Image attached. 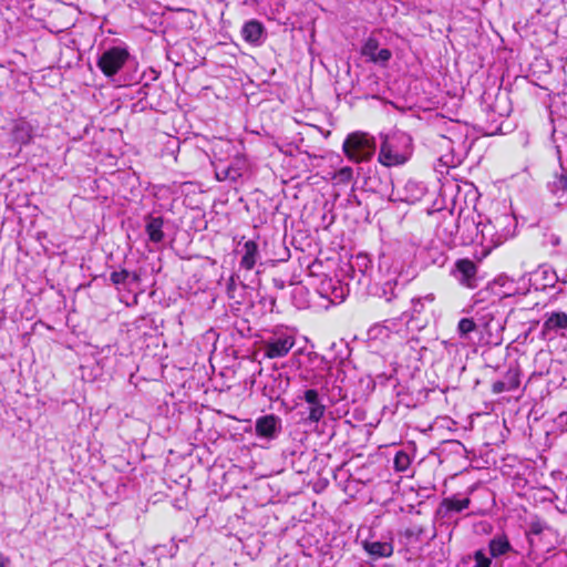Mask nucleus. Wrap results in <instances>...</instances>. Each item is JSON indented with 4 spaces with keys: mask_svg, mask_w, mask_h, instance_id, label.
Returning <instances> with one entry per match:
<instances>
[{
    "mask_svg": "<svg viewBox=\"0 0 567 567\" xmlns=\"http://www.w3.org/2000/svg\"><path fill=\"white\" fill-rule=\"evenodd\" d=\"M473 318H462L457 324V333L461 339H468L473 331L481 334V342L488 346L502 344L507 321L508 309L499 301L484 302L476 298L473 303Z\"/></svg>",
    "mask_w": 567,
    "mask_h": 567,
    "instance_id": "1",
    "label": "nucleus"
},
{
    "mask_svg": "<svg viewBox=\"0 0 567 567\" xmlns=\"http://www.w3.org/2000/svg\"><path fill=\"white\" fill-rule=\"evenodd\" d=\"M378 161L385 167L405 164L413 153L412 137L402 131L380 133Z\"/></svg>",
    "mask_w": 567,
    "mask_h": 567,
    "instance_id": "2",
    "label": "nucleus"
},
{
    "mask_svg": "<svg viewBox=\"0 0 567 567\" xmlns=\"http://www.w3.org/2000/svg\"><path fill=\"white\" fill-rule=\"evenodd\" d=\"M472 224L476 228L474 240L483 246L486 254L513 236L514 218L509 215H499L493 220Z\"/></svg>",
    "mask_w": 567,
    "mask_h": 567,
    "instance_id": "3",
    "label": "nucleus"
},
{
    "mask_svg": "<svg viewBox=\"0 0 567 567\" xmlns=\"http://www.w3.org/2000/svg\"><path fill=\"white\" fill-rule=\"evenodd\" d=\"M296 344V331L289 327L279 326L269 331L260 341L264 358L279 359L286 357Z\"/></svg>",
    "mask_w": 567,
    "mask_h": 567,
    "instance_id": "4",
    "label": "nucleus"
},
{
    "mask_svg": "<svg viewBox=\"0 0 567 567\" xmlns=\"http://www.w3.org/2000/svg\"><path fill=\"white\" fill-rule=\"evenodd\" d=\"M342 151L352 163L369 162L377 151L375 137L360 131L350 133L343 141Z\"/></svg>",
    "mask_w": 567,
    "mask_h": 567,
    "instance_id": "5",
    "label": "nucleus"
},
{
    "mask_svg": "<svg viewBox=\"0 0 567 567\" xmlns=\"http://www.w3.org/2000/svg\"><path fill=\"white\" fill-rule=\"evenodd\" d=\"M434 300V293L412 298L411 308L402 313L401 320L405 321L409 329H422L426 324V319H423L422 316Z\"/></svg>",
    "mask_w": 567,
    "mask_h": 567,
    "instance_id": "6",
    "label": "nucleus"
},
{
    "mask_svg": "<svg viewBox=\"0 0 567 567\" xmlns=\"http://www.w3.org/2000/svg\"><path fill=\"white\" fill-rule=\"evenodd\" d=\"M128 56L130 53L125 48L112 47L99 56L97 66L105 76L111 78L123 68Z\"/></svg>",
    "mask_w": 567,
    "mask_h": 567,
    "instance_id": "7",
    "label": "nucleus"
},
{
    "mask_svg": "<svg viewBox=\"0 0 567 567\" xmlns=\"http://www.w3.org/2000/svg\"><path fill=\"white\" fill-rule=\"evenodd\" d=\"M317 292L332 305H339L350 292V284H343L338 278L324 277L318 285Z\"/></svg>",
    "mask_w": 567,
    "mask_h": 567,
    "instance_id": "8",
    "label": "nucleus"
},
{
    "mask_svg": "<svg viewBox=\"0 0 567 567\" xmlns=\"http://www.w3.org/2000/svg\"><path fill=\"white\" fill-rule=\"evenodd\" d=\"M214 167L217 181L235 183L243 176L245 163L240 158H236L231 163L220 159L214 163Z\"/></svg>",
    "mask_w": 567,
    "mask_h": 567,
    "instance_id": "9",
    "label": "nucleus"
},
{
    "mask_svg": "<svg viewBox=\"0 0 567 567\" xmlns=\"http://www.w3.org/2000/svg\"><path fill=\"white\" fill-rule=\"evenodd\" d=\"M302 399L307 403L309 423H318L324 416L326 405L323 404V396H321L316 389H307L303 392Z\"/></svg>",
    "mask_w": 567,
    "mask_h": 567,
    "instance_id": "10",
    "label": "nucleus"
},
{
    "mask_svg": "<svg viewBox=\"0 0 567 567\" xmlns=\"http://www.w3.org/2000/svg\"><path fill=\"white\" fill-rule=\"evenodd\" d=\"M455 279L464 287L475 288L477 281V267L470 259H460L453 270Z\"/></svg>",
    "mask_w": 567,
    "mask_h": 567,
    "instance_id": "11",
    "label": "nucleus"
},
{
    "mask_svg": "<svg viewBox=\"0 0 567 567\" xmlns=\"http://www.w3.org/2000/svg\"><path fill=\"white\" fill-rule=\"evenodd\" d=\"M361 54L369 61L381 65H385L392 58V52L389 49H380L379 41L373 37H369L365 40L361 49Z\"/></svg>",
    "mask_w": 567,
    "mask_h": 567,
    "instance_id": "12",
    "label": "nucleus"
},
{
    "mask_svg": "<svg viewBox=\"0 0 567 567\" xmlns=\"http://www.w3.org/2000/svg\"><path fill=\"white\" fill-rule=\"evenodd\" d=\"M491 289L493 293L497 297V299H494L493 301H499L503 305V298L513 297L520 293L518 282H516L514 279L505 275H501L497 278H495L491 285Z\"/></svg>",
    "mask_w": 567,
    "mask_h": 567,
    "instance_id": "13",
    "label": "nucleus"
},
{
    "mask_svg": "<svg viewBox=\"0 0 567 567\" xmlns=\"http://www.w3.org/2000/svg\"><path fill=\"white\" fill-rule=\"evenodd\" d=\"M396 199L405 203H415L425 195V186L416 181L409 179L403 185L394 186Z\"/></svg>",
    "mask_w": 567,
    "mask_h": 567,
    "instance_id": "14",
    "label": "nucleus"
},
{
    "mask_svg": "<svg viewBox=\"0 0 567 567\" xmlns=\"http://www.w3.org/2000/svg\"><path fill=\"white\" fill-rule=\"evenodd\" d=\"M255 430L258 436L274 440L281 430V420L274 414L261 416L257 419Z\"/></svg>",
    "mask_w": 567,
    "mask_h": 567,
    "instance_id": "15",
    "label": "nucleus"
},
{
    "mask_svg": "<svg viewBox=\"0 0 567 567\" xmlns=\"http://www.w3.org/2000/svg\"><path fill=\"white\" fill-rule=\"evenodd\" d=\"M567 332V313L563 311H553L545 315L543 323V333L545 336L561 334Z\"/></svg>",
    "mask_w": 567,
    "mask_h": 567,
    "instance_id": "16",
    "label": "nucleus"
},
{
    "mask_svg": "<svg viewBox=\"0 0 567 567\" xmlns=\"http://www.w3.org/2000/svg\"><path fill=\"white\" fill-rule=\"evenodd\" d=\"M369 262L365 256H357L355 259L347 266V270H344L350 281H354L358 286H367L369 284V277L365 274V269Z\"/></svg>",
    "mask_w": 567,
    "mask_h": 567,
    "instance_id": "17",
    "label": "nucleus"
},
{
    "mask_svg": "<svg viewBox=\"0 0 567 567\" xmlns=\"http://www.w3.org/2000/svg\"><path fill=\"white\" fill-rule=\"evenodd\" d=\"M241 37L252 45H260L266 38L265 27L260 21L251 19L243 25Z\"/></svg>",
    "mask_w": 567,
    "mask_h": 567,
    "instance_id": "18",
    "label": "nucleus"
},
{
    "mask_svg": "<svg viewBox=\"0 0 567 567\" xmlns=\"http://www.w3.org/2000/svg\"><path fill=\"white\" fill-rule=\"evenodd\" d=\"M548 189L557 197L559 205L567 206V171L565 168L561 167L560 172L548 182Z\"/></svg>",
    "mask_w": 567,
    "mask_h": 567,
    "instance_id": "19",
    "label": "nucleus"
},
{
    "mask_svg": "<svg viewBox=\"0 0 567 567\" xmlns=\"http://www.w3.org/2000/svg\"><path fill=\"white\" fill-rule=\"evenodd\" d=\"M363 549L373 558H388L393 554L392 540H372L362 542Z\"/></svg>",
    "mask_w": 567,
    "mask_h": 567,
    "instance_id": "20",
    "label": "nucleus"
},
{
    "mask_svg": "<svg viewBox=\"0 0 567 567\" xmlns=\"http://www.w3.org/2000/svg\"><path fill=\"white\" fill-rule=\"evenodd\" d=\"M34 135V127L28 121L20 118L13 123L11 136L14 143L19 145L29 144Z\"/></svg>",
    "mask_w": 567,
    "mask_h": 567,
    "instance_id": "21",
    "label": "nucleus"
},
{
    "mask_svg": "<svg viewBox=\"0 0 567 567\" xmlns=\"http://www.w3.org/2000/svg\"><path fill=\"white\" fill-rule=\"evenodd\" d=\"M519 385V373L516 368H509L505 375L493 383L492 390L494 393L509 392L517 389Z\"/></svg>",
    "mask_w": 567,
    "mask_h": 567,
    "instance_id": "22",
    "label": "nucleus"
},
{
    "mask_svg": "<svg viewBox=\"0 0 567 567\" xmlns=\"http://www.w3.org/2000/svg\"><path fill=\"white\" fill-rule=\"evenodd\" d=\"M470 503L471 501L468 497H446L441 502L440 507L437 509V514L445 517L449 516L451 513H461L462 511L466 509L470 506Z\"/></svg>",
    "mask_w": 567,
    "mask_h": 567,
    "instance_id": "23",
    "label": "nucleus"
},
{
    "mask_svg": "<svg viewBox=\"0 0 567 567\" xmlns=\"http://www.w3.org/2000/svg\"><path fill=\"white\" fill-rule=\"evenodd\" d=\"M163 225L164 220L162 217H147L145 230L152 243L158 244L164 239Z\"/></svg>",
    "mask_w": 567,
    "mask_h": 567,
    "instance_id": "24",
    "label": "nucleus"
},
{
    "mask_svg": "<svg viewBox=\"0 0 567 567\" xmlns=\"http://www.w3.org/2000/svg\"><path fill=\"white\" fill-rule=\"evenodd\" d=\"M258 245L254 240H247L244 244V254L240 260V267L251 270L258 260Z\"/></svg>",
    "mask_w": 567,
    "mask_h": 567,
    "instance_id": "25",
    "label": "nucleus"
},
{
    "mask_svg": "<svg viewBox=\"0 0 567 567\" xmlns=\"http://www.w3.org/2000/svg\"><path fill=\"white\" fill-rule=\"evenodd\" d=\"M535 280L539 281V286L545 289L554 287L558 282L559 277L549 266H540L535 272Z\"/></svg>",
    "mask_w": 567,
    "mask_h": 567,
    "instance_id": "26",
    "label": "nucleus"
},
{
    "mask_svg": "<svg viewBox=\"0 0 567 567\" xmlns=\"http://www.w3.org/2000/svg\"><path fill=\"white\" fill-rule=\"evenodd\" d=\"M489 554L492 557L497 558L511 551L512 545L505 535H497L489 540Z\"/></svg>",
    "mask_w": 567,
    "mask_h": 567,
    "instance_id": "27",
    "label": "nucleus"
},
{
    "mask_svg": "<svg viewBox=\"0 0 567 567\" xmlns=\"http://www.w3.org/2000/svg\"><path fill=\"white\" fill-rule=\"evenodd\" d=\"M110 279L117 287H130L133 284H138L141 281V276L137 272H130L126 269H122L120 271H113Z\"/></svg>",
    "mask_w": 567,
    "mask_h": 567,
    "instance_id": "28",
    "label": "nucleus"
},
{
    "mask_svg": "<svg viewBox=\"0 0 567 567\" xmlns=\"http://www.w3.org/2000/svg\"><path fill=\"white\" fill-rule=\"evenodd\" d=\"M274 385L265 386V394L268 395L271 400L279 399L289 386V378H284L281 373H279L276 378H274Z\"/></svg>",
    "mask_w": 567,
    "mask_h": 567,
    "instance_id": "29",
    "label": "nucleus"
},
{
    "mask_svg": "<svg viewBox=\"0 0 567 567\" xmlns=\"http://www.w3.org/2000/svg\"><path fill=\"white\" fill-rule=\"evenodd\" d=\"M411 464V458L409 454L404 451L396 452L393 465L396 472H405Z\"/></svg>",
    "mask_w": 567,
    "mask_h": 567,
    "instance_id": "30",
    "label": "nucleus"
},
{
    "mask_svg": "<svg viewBox=\"0 0 567 567\" xmlns=\"http://www.w3.org/2000/svg\"><path fill=\"white\" fill-rule=\"evenodd\" d=\"M352 177H353V169L349 166L340 168L336 174V178L340 183H348L352 179Z\"/></svg>",
    "mask_w": 567,
    "mask_h": 567,
    "instance_id": "31",
    "label": "nucleus"
},
{
    "mask_svg": "<svg viewBox=\"0 0 567 567\" xmlns=\"http://www.w3.org/2000/svg\"><path fill=\"white\" fill-rule=\"evenodd\" d=\"M385 287H388V288L390 289V295L388 296V292H386V290L384 289V297H385V299H386L388 301H391V300H392V298H394V297H395V293H394V291H393V288H392V286H391V282H390V281H389V282H386V284H385Z\"/></svg>",
    "mask_w": 567,
    "mask_h": 567,
    "instance_id": "32",
    "label": "nucleus"
},
{
    "mask_svg": "<svg viewBox=\"0 0 567 567\" xmlns=\"http://www.w3.org/2000/svg\"><path fill=\"white\" fill-rule=\"evenodd\" d=\"M11 561L9 557L0 553V567H10Z\"/></svg>",
    "mask_w": 567,
    "mask_h": 567,
    "instance_id": "33",
    "label": "nucleus"
},
{
    "mask_svg": "<svg viewBox=\"0 0 567 567\" xmlns=\"http://www.w3.org/2000/svg\"><path fill=\"white\" fill-rule=\"evenodd\" d=\"M557 422H558L559 424H563V423L567 424V413H561V414H559V415H558V419H557Z\"/></svg>",
    "mask_w": 567,
    "mask_h": 567,
    "instance_id": "34",
    "label": "nucleus"
},
{
    "mask_svg": "<svg viewBox=\"0 0 567 567\" xmlns=\"http://www.w3.org/2000/svg\"><path fill=\"white\" fill-rule=\"evenodd\" d=\"M303 292V287H297L293 289V296H296L297 293H302Z\"/></svg>",
    "mask_w": 567,
    "mask_h": 567,
    "instance_id": "35",
    "label": "nucleus"
},
{
    "mask_svg": "<svg viewBox=\"0 0 567 567\" xmlns=\"http://www.w3.org/2000/svg\"><path fill=\"white\" fill-rule=\"evenodd\" d=\"M558 282H560L563 286L567 285V275L563 278H559Z\"/></svg>",
    "mask_w": 567,
    "mask_h": 567,
    "instance_id": "36",
    "label": "nucleus"
},
{
    "mask_svg": "<svg viewBox=\"0 0 567 567\" xmlns=\"http://www.w3.org/2000/svg\"><path fill=\"white\" fill-rule=\"evenodd\" d=\"M382 567H394L393 565H390V564H385L383 565Z\"/></svg>",
    "mask_w": 567,
    "mask_h": 567,
    "instance_id": "37",
    "label": "nucleus"
},
{
    "mask_svg": "<svg viewBox=\"0 0 567 567\" xmlns=\"http://www.w3.org/2000/svg\"><path fill=\"white\" fill-rule=\"evenodd\" d=\"M558 292H564V288H563V287H560V288H559V290H558Z\"/></svg>",
    "mask_w": 567,
    "mask_h": 567,
    "instance_id": "38",
    "label": "nucleus"
}]
</instances>
